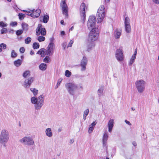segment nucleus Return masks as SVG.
<instances>
[{
	"label": "nucleus",
	"mask_w": 159,
	"mask_h": 159,
	"mask_svg": "<svg viewBox=\"0 0 159 159\" xmlns=\"http://www.w3.org/2000/svg\"><path fill=\"white\" fill-rule=\"evenodd\" d=\"M34 80V78L30 77L26 79L23 83V86L26 88H29L30 86L32 83L33 82Z\"/></svg>",
	"instance_id": "a211bd4d"
},
{
	"label": "nucleus",
	"mask_w": 159,
	"mask_h": 159,
	"mask_svg": "<svg viewBox=\"0 0 159 159\" xmlns=\"http://www.w3.org/2000/svg\"><path fill=\"white\" fill-rule=\"evenodd\" d=\"M137 48H136L134 51V53L132 55L136 57V55L137 54Z\"/></svg>",
	"instance_id": "603ef678"
},
{
	"label": "nucleus",
	"mask_w": 159,
	"mask_h": 159,
	"mask_svg": "<svg viewBox=\"0 0 159 159\" xmlns=\"http://www.w3.org/2000/svg\"><path fill=\"white\" fill-rule=\"evenodd\" d=\"M17 24V23L16 22H12L10 24V25L12 26L16 25Z\"/></svg>",
	"instance_id": "de8ad7c7"
},
{
	"label": "nucleus",
	"mask_w": 159,
	"mask_h": 159,
	"mask_svg": "<svg viewBox=\"0 0 159 159\" xmlns=\"http://www.w3.org/2000/svg\"><path fill=\"white\" fill-rule=\"evenodd\" d=\"M106 14V12L104 6L103 5H101L99 7L97 12L98 23L102 22Z\"/></svg>",
	"instance_id": "20e7f679"
},
{
	"label": "nucleus",
	"mask_w": 159,
	"mask_h": 159,
	"mask_svg": "<svg viewBox=\"0 0 159 159\" xmlns=\"http://www.w3.org/2000/svg\"><path fill=\"white\" fill-rule=\"evenodd\" d=\"M37 39L39 42L43 41L45 40V38L43 36H39L38 37Z\"/></svg>",
	"instance_id": "c9c22d12"
},
{
	"label": "nucleus",
	"mask_w": 159,
	"mask_h": 159,
	"mask_svg": "<svg viewBox=\"0 0 159 159\" xmlns=\"http://www.w3.org/2000/svg\"><path fill=\"white\" fill-rule=\"evenodd\" d=\"M110 1V0H105V1L106 2H108Z\"/></svg>",
	"instance_id": "69168bd1"
},
{
	"label": "nucleus",
	"mask_w": 159,
	"mask_h": 159,
	"mask_svg": "<svg viewBox=\"0 0 159 159\" xmlns=\"http://www.w3.org/2000/svg\"><path fill=\"white\" fill-rule=\"evenodd\" d=\"M45 134L46 136L50 138L53 136V132L52 129L50 128H46L45 130Z\"/></svg>",
	"instance_id": "aec40b11"
},
{
	"label": "nucleus",
	"mask_w": 159,
	"mask_h": 159,
	"mask_svg": "<svg viewBox=\"0 0 159 159\" xmlns=\"http://www.w3.org/2000/svg\"><path fill=\"white\" fill-rule=\"evenodd\" d=\"M43 61L45 63H48L50 61V58L48 56H46L43 60Z\"/></svg>",
	"instance_id": "72a5a7b5"
},
{
	"label": "nucleus",
	"mask_w": 159,
	"mask_h": 159,
	"mask_svg": "<svg viewBox=\"0 0 159 159\" xmlns=\"http://www.w3.org/2000/svg\"><path fill=\"white\" fill-rule=\"evenodd\" d=\"M89 110L88 109H86L84 112L83 119L85 120L86 119L87 116L89 114Z\"/></svg>",
	"instance_id": "a878e982"
},
{
	"label": "nucleus",
	"mask_w": 159,
	"mask_h": 159,
	"mask_svg": "<svg viewBox=\"0 0 159 159\" xmlns=\"http://www.w3.org/2000/svg\"><path fill=\"white\" fill-rule=\"evenodd\" d=\"M65 87L68 93L72 95H74L76 90L79 89L78 86L73 82H69L66 84Z\"/></svg>",
	"instance_id": "39448f33"
},
{
	"label": "nucleus",
	"mask_w": 159,
	"mask_h": 159,
	"mask_svg": "<svg viewBox=\"0 0 159 159\" xmlns=\"http://www.w3.org/2000/svg\"><path fill=\"white\" fill-rule=\"evenodd\" d=\"M9 139V134L8 130L3 129L0 134V143L4 147L6 146V144Z\"/></svg>",
	"instance_id": "7ed1b4c3"
},
{
	"label": "nucleus",
	"mask_w": 159,
	"mask_h": 159,
	"mask_svg": "<svg viewBox=\"0 0 159 159\" xmlns=\"http://www.w3.org/2000/svg\"><path fill=\"white\" fill-rule=\"evenodd\" d=\"M108 136L107 131H105L103 134L102 140L103 146L104 148H107V141L108 139Z\"/></svg>",
	"instance_id": "4468645a"
},
{
	"label": "nucleus",
	"mask_w": 159,
	"mask_h": 159,
	"mask_svg": "<svg viewBox=\"0 0 159 159\" xmlns=\"http://www.w3.org/2000/svg\"><path fill=\"white\" fill-rule=\"evenodd\" d=\"M132 144L134 146H137V143L135 142H133Z\"/></svg>",
	"instance_id": "4d7b16f0"
},
{
	"label": "nucleus",
	"mask_w": 159,
	"mask_h": 159,
	"mask_svg": "<svg viewBox=\"0 0 159 159\" xmlns=\"http://www.w3.org/2000/svg\"><path fill=\"white\" fill-rule=\"evenodd\" d=\"M54 46V44L52 42L49 44L47 48V50H45L46 55L50 56L52 54Z\"/></svg>",
	"instance_id": "f3484780"
},
{
	"label": "nucleus",
	"mask_w": 159,
	"mask_h": 159,
	"mask_svg": "<svg viewBox=\"0 0 159 159\" xmlns=\"http://www.w3.org/2000/svg\"><path fill=\"white\" fill-rule=\"evenodd\" d=\"M30 90L31 91V92H32V93H33V95L34 96H36V95H37V94L38 93V90L35 88H30Z\"/></svg>",
	"instance_id": "b1692460"
},
{
	"label": "nucleus",
	"mask_w": 159,
	"mask_h": 159,
	"mask_svg": "<svg viewBox=\"0 0 159 159\" xmlns=\"http://www.w3.org/2000/svg\"><path fill=\"white\" fill-rule=\"evenodd\" d=\"M30 75V72L29 70H26L24 72L23 74V77L26 78Z\"/></svg>",
	"instance_id": "c756f323"
},
{
	"label": "nucleus",
	"mask_w": 159,
	"mask_h": 159,
	"mask_svg": "<svg viewBox=\"0 0 159 159\" xmlns=\"http://www.w3.org/2000/svg\"><path fill=\"white\" fill-rule=\"evenodd\" d=\"M7 25L3 22L2 21L0 22V26L2 28H3L4 27H7Z\"/></svg>",
	"instance_id": "e433bc0d"
},
{
	"label": "nucleus",
	"mask_w": 159,
	"mask_h": 159,
	"mask_svg": "<svg viewBox=\"0 0 159 159\" xmlns=\"http://www.w3.org/2000/svg\"><path fill=\"white\" fill-rule=\"evenodd\" d=\"M79 88L81 89H82L83 88V86L81 85H80L79 86Z\"/></svg>",
	"instance_id": "0e129e2a"
},
{
	"label": "nucleus",
	"mask_w": 159,
	"mask_h": 159,
	"mask_svg": "<svg viewBox=\"0 0 159 159\" xmlns=\"http://www.w3.org/2000/svg\"><path fill=\"white\" fill-rule=\"evenodd\" d=\"M73 28H74L73 26H72V27H71V28H70V30H71V31H72V30H73Z\"/></svg>",
	"instance_id": "680f3d73"
},
{
	"label": "nucleus",
	"mask_w": 159,
	"mask_h": 159,
	"mask_svg": "<svg viewBox=\"0 0 159 159\" xmlns=\"http://www.w3.org/2000/svg\"><path fill=\"white\" fill-rule=\"evenodd\" d=\"M0 47L2 49H5L7 48V45L4 43H2L0 44Z\"/></svg>",
	"instance_id": "ea45409f"
},
{
	"label": "nucleus",
	"mask_w": 159,
	"mask_h": 159,
	"mask_svg": "<svg viewBox=\"0 0 159 159\" xmlns=\"http://www.w3.org/2000/svg\"><path fill=\"white\" fill-rule=\"evenodd\" d=\"M39 69L42 71L45 70L47 68V65L44 63H42L39 66Z\"/></svg>",
	"instance_id": "4be33fe9"
},
{
	"label": "nucleus",
	"mask_w": 159,
	"mask_h": 159,
	"mask_svg": "<svg viewBox=\"0 0 159 159\" xmlns=\"http://www.w3.org/2000/svg\"><path fill=\"white\" fill-rule=\"evenodd\" d=\"M62 80V79H60L58 80V82L57 83V84L55 87V89H57L58 87L60 85V84Z\"/></svg>",
	"instance_id": "a19ab883"
},
{
	"label": "nucleus",
	"mask_w": 159,
	"mask_h": 159,
	"mask_svg": "<svg viewBox=\"0 0 159 159\" xmlns=\"http://www.w3.org/2000/svg\"><path fill=\"white\" fill-rule=\"evenodd\" d=\"M71 72L69 70H66L65 73V75L67 77H69L71 76Z\"/></svg>",
	"instance_id": "2f4dec72"
},
{
	"label": "nucleus",
	"mask_w": 159,
	"mask_h": 159,
	"mask_svg": "<svg viewBox=\"0 0 159 159\" xmlns=\"http://www.w3.org/2000/svg\"><path fill=\"white\" fill-rule=\"evenodd\" d=\"M25 49L24 47L20 48V51L21 53H23L25 52Z\"/></svg>",
	"instance_id": "49530a36"
},
{
	"label": "nucleus",
	"mask_w": 159,
	"mask_h": 159,
	"mask_svg": "<svg viewBox=\"0 0 159 159\" xmlns=\"http://www.w3.org/2000/svg\"><path fill=\"white\" fill-rule=\"evenodd\" d=\"M115 57L117 61L119 62H121L124 60V55L122 49H117L115 52Z\"/></svg>",
	"instance_id": "1a4fd4ad"
},
{
	"label": "nucleus",
	"mask_w": 159,
	"mask_h": 159,
	"mask_svg": "<svg viewBox=\"0 0 159 159\" xmlns=\"http://www.w3.org/2000/svg\"><path fill=\"white\" fill-rule=\"evenodd\" d=\"M33 48L34 49H37L39 48V45L38 43H34L33 44Z\"/></svg>",
	"instance_id": "f704fd0d"
},
{
	"label": "nucleus",
	"mask_w": 159,
	"mask_h": 159,
	"mask_svg": "<svg viewBox=\"0 0 159 159\" xmlns=\"http://www.w3.org/2000/svg\"><path fill=\"white\" fill-rule=\"evenodd\" d=\"M93 130V126H89L88 132L90 134L91 133Z\"/></svg>",
	"instance_id": "c03bdc74"
},
{
	"label": "nucleus",
	"mask_w": 159,
	"mask_h": 159,
	"mask_svg": "<svg viewBox=\"0 0 159 159\" xmlns=\"http://www.w3.org/2000/svg\"><path fill=\"white\" fill-rule=\"evenodd\" d=\"M65 32L64 31H61V32L60 34L61 36H64L65 35Z\"/></svg>",
	"instance_id": "864d4df0"
},
{
	"label": "nucleus",
	"mask_w": 159,
	"mask_h": 159,
	"mask_svg": "<svg viewBox=\"0 0 159 159\" xmlns=\"http://www.w3.org/2000/svg\"><path fill=\"white\" fill-rule=\"evenodd\" d=\"M96 22V18L94 16H90L87 22V26L89 29L95 28Z\"/></svg>",
	"instance_id": "9d476101"
},
{
	"label": "nucleus",
	"mask_w": 159,
	"mask_h": 159,
	"mask_svg": "<svg viewBox=\"0 0 159 159\" xmlns=\"http://www.w3.org/2000/svg\"><path fill=\"white\" fill-rule=\"evenodd\" d=\"M34 54V52L32 51H31L30 52V54L31 55H33Z\"/></svg>",
	"instance_id": "13d9d810"
},
{
	"label": "nucleus",
	"mask_w": 159,
	"mask_h": 159,
	"mask_svg": "<svg viewBox=\"0 0 159 159\" xmlns=\"http://www.w3.org/2000/svg\"><path fill=\"white\" fill-rule=\"evenodd\" d=\"M36 34L37 35L41 34L42 35H45L46 32L45 29L44 28L42 27V25L41 24H39L37 28L36 29Z\"/></svg>",
	"instance_id": "2eb2a0df"
},
{
	"label": "nucleus",
	"mask_w": 159,
	"mask_h": 159,
	"mask_svg": "<svg viewBox=\"0 0 159 159\" xmlns=\"http://www.w3.org/2000/svg\"><path fill=\"white\" fill-rule=\"evenodd\" d=\"M37 54H40L42 57H44L45 55V49L42 48L39 50L37 52Z\"/></svg>",
	"instance_id": "5701e85b"
},
{
	"label": "nucleus",
	"mask_w": 159,
	"mask_h": 159,
	"mask_svg": "<svg viewBox=\"0 0 159 159\" xmlns=\"http://www.w3.org/2000/svg\"><path fill=\"white\" fill-rule=\"evenodd\" d=\"M21 143L28 146H32L34 144V141L30 136H25L19 140Z\"/></svg>",
	"instance_id": "0eeeda50"
},
{
	"label": "nucleus",
	"mask_w": 159,
	"mask_h": 159,
	"mask_svg": "<svg viewBox=\"0 0 159 159\" xmlns=\"http://www.w3.org/2000/svg\"><path fill=\"white\" fill-rule=\"evenodd\" d=\"M88 8L87 7L85 4L84 3H82L80 6V12L82 20L84 22L85 20V10H87Z\"/></svg>",
	"instance_id": "9b49d317"
},
{
	"label": "nucleus",
	"mask_w": 159,
	"mask_h": 159,
	"mask_svg": "<svg viewBox=\"0 0 159 159\" xmlns=\"http://www.w3.org/2000/svg\"><path fill=\"white\" fill-rule=\"evenodd\" d=\"M18 16L19 17V18L20 19H23L24 18V17H25V15L24 14L22 13H19V14Z\"/></svg>",
	"instance_id": "58836bf2"
},
{
	"label": "nucleus",
	"mask_w": 159,
	"mask_h": 159,
	"mask_svg": "<svg viewBox=\"0 0 159 159\" xmlns=\"http://www.w3.org/2000/svg\"><path fill=\"white\" fill-rule=\"evenodd\" d=\"M7 32V29L6 28H3L1 30V34L6 33Z\"/></svg>",
	"instance_id": "37998d69"
},
{
	"label": "nucleus",
	"mask_w": 159,
	"mask_h": 159,
	"mask_svg": "<svg viewBox=\"0 0 159 159\" xmlns=\"http://www.w3.org/2000/svg\"><path fill=\"white\" fill-rule=\"evenodd\" d=\"M64 20H61V25H64Z\"/></svg>",
	"instance_id": "bf43d9fd"
},
{
	"label": "nucleus",
	"mask_w": 159,
	"mask_h": 159,
	"mask_svg": "<svg viewBox=\"0 0 159 159\" xmlns=\"http://www.w3.org/2000/svg\"><path fill=\"white\" fill-rule=\"evenodd\" d=\"M49 16L47 15H45L43 18V22L44 23H47L49 20Z\"/></svg>",
	"instance_id": "7c9ffc66"
},
{
	"label": "nucleus",
	"mask_w": 159,
	"mask_h": 159,
	"mask_svg": "<svg viewBox=\"0 0 159 159\" xmlns=\"http://www.w3.org/2000/svg\"><path fill=\"white\" fill-rule=\"evenodd\" d=\"M17 56V54L15 52L14 50L12 51L11 52V57L12 58H15Z\"/></svg>",
	"instance_id": "473e14b6"
},
{
	"label": "nucleus",
	"mask_w": 159,
	"mask_h": 159,
	"mask_svg": "<svg viewBox=\"0 0 159 159\" xmlns=\"http://www.w3.org/2000/svg\"><path fill=\"white\" fill-rule=\"evenodd\" d=\"M22 27L23 30H27L28 29V25L25 23H23L22 24Z\"/></svg>",
	"instance_id": "c85d7f7f"
},
{
	"label": "nucleus",
	"mask_w": 159,
	"mask_h": 159,
	"mask_svg": "<svg viewBox=\"0 0 159 159\" xmlns=\"http://www.w3.org/2000/svg\"><path fill=\"white\" fill-rule=\"evenodd\" d=\"M66 44L67 43L66 42H64L63 43L62 46L64 49H65L66 47Z\"/></svg>",
	"instance_id": "09e8293b"
},
{
	"label": "nucleus",
	"mask_w": 159,
	"mask_h": 159,
	"mask_svg": "<svg viewBox=\"0 0 159 159\" xmlns=\"http://www.w3.org/2000/svg\"><path fill=\"white\" fill-rule=\"evenodd\" d=\"M136 57L133 55L132 56L129 62V66H131L133 63L134 62Z\"/></svg>",
	"instance_id": "393cba45"
},
{
	"label": "nucleus",
	"mask_w": 159,
	"mask_h": 159,
	"mask_svg": "<svg viewBox=\"0 0 159 159\" xmlns=\"http://www.w3.org/2000/svg\"><path fill=\"white\" fill-rule=\"evenodd\" d=\"M125 30L126 33H130L131 31V27L130 25V20L127 16L126 17L124 20Z\"/></svg>",
	"instance_id": "ddd939ff"
},
{
	"label": "nucleus",
	"mask_w": 159,
	"mask_h": 159,
	"mask_svg": "<svg viewBox=\"0 0 159 159\" xmlns=\"http://www.w3.org/2000/svg\"><path fill=\"white\" fill-rule=\"evenodd\" d=\"M103 90V87H101L98 90V94L99 96H101L102 95Z\"/></svg>",
	"instance_id": "cd10ccee"
},
{
	"label": "nucleus",
	"mask_w": 159,
	"mask_h": 159,
	"mask_svg": "<svg viewBox=\"0 0 159 159\" xmlns=\"http://www.w3.org/2000/svg\"><path fill=\"white\" fill-rule=\"evenodd\" d=\"M131 109V110L133 111H134L135 110V109L134 107H132Z\"/></svg>",
	"instance_id": "e2e57ef3"
},
{
	"label": "nucleus",
	"mask_w": 159,
	"mask_h": 159,
	"mask_svg": "<svg viewBox=\"0 0 159 159\" xmlns=\"http://www.w3.org/2000/svg\"><path fill=\"white\" fill-rule=\"evenodd\" d=\"M27 13L26 14L27 15H28V16H30V14H29V13H27Z\"/></svg>",
	"instance_id": "774afa93"
},
{
	"label": "nucleus",
	"mask_w": 159,
	"mask_h": 159,
	"mask_svg": "<svg viewBox=\"0 0 159 159\" xmlns=\"http://www.w3.org/2000/svg\"><path fill=\"white\" fill-rule=\"evenodd\" d=\"M31 38L30 37H28L27 38L25 39V42L26 44H29L31 42Z\"/></svg>",
	"instance_id": "4c0bfd02"
},
{
	"label": "nucleus",
	"mask_w": 159,
	"mask_h": 159,
	"mask_svg": "<svg viewBox=\"0 0 159 159\" xmlns=\"http://www.w3.org/2000/svg\"><path fill=\"white\" fill-rule=\"evenodd\" d=\"M23 32V30H19L16 32V34L17 35H19L21 34Z\"/></svg>",
	"instance_id": "79ce46f5"
},
{
	"label": "nucleus",
	"mask_w": 159,
	"mask_h": 159,
	"mask_svg": "<svg viewBox=\"0 0 159 159\" xmlns=\"http://www.w3.org/2000/svg\"><path fill=\"white\" fill-rule=\"evenodd\" d=\"M87 63L88 60L87 57L85 56H84L81 60L80 63V65L81 67V71H84L86 70Z\"/></svg>",
	"instance_id": "dca6fc26"
},
{
	"label": "nucleus",
	"mask_w": 159,
	"mask_h": 159,
	"mask_svg": "<svg viewBox=\"0 0 159 159\" xmlns=\"http://www.w3.org/2000/svg\"><path fill=\"white\" fill-rule=\"evenodd\" d=\"M73 41L72 40H70V42H69L68 44V45L67 48L71 47L72 46V44L73 43Z\"/></svg>",
	"instance_id": "a18cd8bd"
},
{
	"label": "nucleus",
	"mask_w": 159,
	"mask_h": 159,
	"mask_svg": "<svg viewBox=\"0 0 159 159\" xmlns=\"http://www.w3.org/2000/svg\"><path fill=\"white\" fill-rule=\"evenodd\" d=\"M114 36L116 39H118L120 38L121 34V31L120 30H116L114 33Z\"/></svg>",
	"instance_id": "412c9836"
},
{
	"label": "nucleus",
	"mask_w": 159,
	"mask_h": 159,
	"mask_svg": "<svg viewBox=\"0 0 159 159\" xmlns=\"http://www.w3.org/2000/svg\"><path fill=\"white\" fill-rule=\"evenodd\" d=\"M2 51V49L0 48V52H1Z\"/></svg>",
	"instance_id": "338daca9"
},
{
	"label": "nucleus",
	"mask_w": 159,
	"mask_h": 159,
	"mask_svg": "<svg viewBox=\"0 0 159 159\" xmlns=\"http://www.w3.org/2000/svg\"><path fill=\"white\" fill-rule=\"evenodd\" d=\"M61 128H59L58 129V132H60L61 131Z\"/></svg>",
	"instance_id": "052dcab7"
},
{
	"label": "nucleus",
	"mask_w": 159,
	"mask_h": 159,
	"mask_svg": "<svg viewBox=\"0 0 159 159\" xmlns=\"http://www.w3.org/2000/svg\"><path fill=\"white\" fill-rule=\"evenodd\" d=\"M152 0L154 3H155L157 4H159V0Z\"/></svg>",
	"instance_id": "3c124183"
},
{
	"label": "nucleus",
	"mask_w": 159,
	"mask_h": 159,
	"mask_svg": "<svg viewBox=\"0 0 159 159\" xmlns=\"http://www.w3.org/2000/svg\"><path fill=\"white\" fill-rule=\"evenodd\" d=\"M114 124V120L113 119H110L108 121L107 124L108 131L111 133L113 129Z\"/></svg>",
	"instance_id": "6ab92c4d"
},
{
	"label": "nucleus",
	"mask_w": 159,
	"mask_h": 159,
	"mask_svg": "<svg viewBox=\"0 0 159 159\" xmlns=\"http://www.w3.org/2000/svg\"><path fill=\"white\" fill-rule=\"evenodd\" d=\"M125 123L126 124H128L129 125H131V123L129 121H128L127 120H125Z\"/></svg>",
	"instance_id": "8fccbe9b"
},
{
	"label": "nucleus",
	"mask_w": 159,
	"mask_h": 159,
	"mask_svg": "<svg viewBox=\"0 0 159 159\" xmlns=\"http://www.w3.org/2000/svg\"><path fill=\"white\" fill-rule=\"evenodd\" d=\"M22 11L23 12L31 13L30 14V16L33 18H37L40 16L41 11L40 9H37L35 11L34 9L30 10L28 9L27 10H23Z\"/></svg>",
	"instance_id": "6e6552de"
},
{
	"label": "nucleus",
	"mask_w": 159,
	"mask_h": 159,
	"mask_svg": "<svg viewBox=\"0 0 159 159\" xmlns=\"http://www.w3.org/2000/svg\"><path fill=\"white\" fill-rule=\"evenodd\" d=\"M21 61L20 59H18L14 61V64L16 66H20L21 64Z\"/></svg>",
	"instance_id": "bb28decb"
},
{
	"label": "nucleus",
	"mask_w": 159,
	"mask_h": 159,
	"mask_svg": "<svg viewBox=\"0 0 159 159\" xmlns=\"http://www.w3.org/2000/svg\"><path fill=\"white\" fill-rule=\"evenodd\" d=\"M145 82L143 80H137L135 83L136 87L139 93H142L145 89Z\"/></svg>",
	"instance_id": "423d86ee"
},
{
	"label": "nucleus",
	"mask_w": 159,
	"mask_h": 159,
	"mask_svg": "<svg viewBox=\"0 0 159 159\" xmlns=\"http://www.w3.org/2000/svg\"><path fill=\"white\" fill-rule=\"evenodd\" d=\"M91 29L88 39L89 43H91L88 46L87 49L88 51H89L94 46V44L92 43L96 41L99 36V31L98 28L95 27Z\"/></svg>",
	"instance_id": "f257e3e1"
},
{
	"label": "nucleus",
	"mask_w": 159,
	"mask_h": 159,
	"mask_svg": "<svg viewBox=\"0 0 159 159\" xmlns=\"http://www.w3.org/2000/svg\"><path fill=\"white\" fill-rule=\"evenodd\" d=\"M95 125H96L95 123L94 122H93L89 126H93H93H95Z\"/></svg>",
	"instance_id": "5fc2aeb1"
},
{
	"label": "nucleus",
	"mask_w": 159,
	"mask_h": 159,
	"mask_svg": "<svg viewBox=\"0 0 159 159\" xmlns=\"http://www.w3.org/2000/svg\"><path fill=\"white\" fill-rule=\"evenodd\" d=\"M60 6L61 8V10L63 14L65 15L66 17L68 16V7L65 0H62L60 3Z\"/></svg>",
	"instance_id": "f8f14e48"
},
{
	"label": "nucleus",
	"mask_w": 159,
	"mask_h": 159,
	"mask_svg": "<svg viewBox=\"0 0 159 159\" xmlns=\"http://www.w3.org/2000/svg\"><path fill=\"white\" fill-rule=\"evenodd\" d=\"M74 142V139H70V140L69 143H70L72 144V143H73Z\"/></svg>",
	"instance_id": "6e6d98bb"
},
{
	"label": "nucleus",
	"mask_w": 159,
	"mask_h": 159,
	"mask_svg": "<svg viewBox=\"0 0 159 159\" xmlns=\"http://www.w3.org/2000/svg\"><path fill=\"white\" fill-rule=\"evenodd\" d=\"M31 103L34 105V107L36 110H40L44 104V96L41 95L37 98L35 96L33 97L30 99Z\"/></svg>",
	"instance_id": "f03ea898"
}]
</instances>
